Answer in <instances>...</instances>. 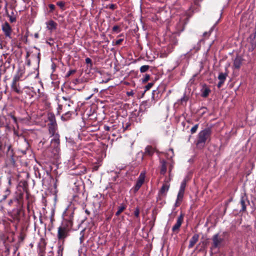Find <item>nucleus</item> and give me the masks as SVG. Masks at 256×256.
<instances>
[{"mask_svg": "<svg viewBox=\"0 0 256 256\" xmlns=\"http://www.w3.org/2000/svg\"><path fill=\"white\" fill-rule=\"evenodd\" d=\"M212 130L210 127H208L199 132L196 142V144L198 148L204 147L206 142L210 140Z\"/></svg>", "mask_w": 256, "mask_h": 256, "instance_id": "f257e3e1", "label": "nucleus"}, {"mask_svg": "<svg viewBox=\"0 0 256 256\" xmlns=\"http://www.w3.org/2000/svg\"><path fill=\"white\" fill-rule=\"evenodd\" d=\"M186 185V179H184L182 181V182L180 184V186L177 195L176 200L174 205L175 208L179 206L182 201Z\"/></svg>", "mask_w": 256, "mask_h": 256, "instance_id": "f03ea898", "label": "nucleus"}, {"mask_svg": "<svg viewBox=\"0 0 256 256\" xmlns=\"http://www.w3.org/2000/svg\"><path fill=\"white\" fill-rule=\"evenodd\" d=\"M22 76V74H16L12 79L11 88L13 91L18 94H21L22 93L21 87L20 86L19 81Z\"/></svg>", "mask_w": 256, "mask_h": 256, "instance_id": "7ed1b4c3", "label": "nucleus"}, {"mask_svg": "<svg viewBox=\"0 0 256 256\" xmlns=\"http://www.w3.org/2000/svg\"><path fill=\"white\" fill-rule=\"evenodd\" d=\"M212 240L211 250L220 248L222 246V243L224 242V239L220 236L219 234H214L212 236Z\"/></svg>", "mask_w": 256, "mask_h": 256, "instance_id": "20e7f679", "label": "nucleus"}, {"mask_svg": "<svg viewBox=\"0 0 256 256\" xmlns=\"http://www.w3.org/2000/svg\"><path fill=\"white\" fill-rule=\"evenodd\" d=\"M69 231L59 226L58 228L57 238L58 242H64V243L65 238L68 236Z\"/></svg>", "mask_w": 256, "mask_h": 256, "instance_id": "39448f33", "label": "nucleus"}, {"mask_svg": "<svg viewBox=\"0 0 256 256\" xmlns=\"http://www.w3.org/2000/svg\"><path fill=\"white\" fill-rule=\"evenodd\" d=\"M184 214L181 213L180 214L178 218L176 223L172 226V229L173 233L176 234H177L178 233V232L180 231V228L181 225L184 221Z\"/></svg>", "mask_w": 256, "mask_h": 256, "instance_id": "423d86ee", "label": "nucleus"}, {"mask_svg": "<svg viewBox=\"0 0 256 256\" xmlns=\"http://www.w3.org/2000/svg\"><path fill=\"white\" fill-rule=\"evenodd\" d=\"M30 90H31L32 92V94H31V96H36L37 98H42V100H44L46 98V95L42 92H40V88L35 86L31 87V88H28Z\"/></svg>", "mask_w": 256, "mask_h": 256, "instance_id": "0eeeda50", "label": "nucleus"}, {"mask_svg": "<svg viewBox=\"0 0 256 256\" xmlns=\"http://www.w3.org/2000/svg\"><path fill=\"white\" fill-rule=\"evenodd\" d=\"M155 152L156 148H154L152 147V146H148L146 147L144 152L141 151L139 152L138 154H141V160H143L144 159V156H147L152 157L154 155Z\"/></svg>", "mask_w": 256, "mask_h": 256, "instance_id": "6e6552de", "label": "nucleus"}, {"mask_svg": "<svg viewBox=\"0 0 256 256\" xmlns=\"http://www.w3.org/2000/svg\"><path fill=\"white\" fill-rule=\"evenodd\" d=\"M242 208L240 212H246V206L250 204V200H248V196L246 194L242 196L240 202Z\"/></svg>", "mask_w": 256, "mask_h": 256, "instance_id": "1a4fd4ad", "label": "nucleus"}, {"mask_svg": "<svg viewBox=\"0 0 256 256\" xmlns=\"http://www.w3.org/2000/svg\"><path fill=\"white\" fill-rule=\"evenodd\" d=\"M248 42L250 44L249 51L252 52L256 48V30L255 32L251 34L248 38Z\"/></svg>", "mask_w": 256, "mask_h": 256, "instance_id": "9d476101", "label": "nucleus"}, {"mask_svg": "<svg viewBox=\"0 0 256 256\" xmlns=\"http://www.w3.org/2000/svg\"><path fill=\"white\" fill-rule=\"evenodd\" d=\"M2 29L6 37L8 38H12L11 36L12 33V29L10 24L7 22H6L2 25Z\"/></svg>", "mask_w": 256, "mask_h": 256, "instance_id": "9b49d317", "label": "nucleus"}, {"mask_svg": "<svg viewBox=\"0 0 256 256\" xmlns=\"http://www.w3.org/2000/svg\"><path fill=\"white\" fill-rule=\"evenodd\" d=\"M170 185L164 184L158 192V196L157 198V202L160 200L162 197H164L166 195V192L168 190Z\"/></svg>", "mask_w": 256, "mask_h": 256, "instance_id": "f8f14e48", "label": "nucleus"}, {"mask_svg": "<svg viewBox=\"0 0 256 256\" xmlns=\"http://www.w3.org/2000/svg\"><path fill=\"white\" fill-rule=\"evenodd\" d=\"M145 178V172H142L139 176L138 179L134 187V191L138 192L144 182Z\"/></svg>", "mask_w": 256, "mask_h": 256, "instance_id": "ddd939ff", "label": "nucleus"}, {"mask_svg": "<svg viewBox=\"0 0 256 256\" xmlns=\"http://www.w3.org/2000/svg\"><path fill=\"white\" fill-rule=\"evenodd\" d=\"M74 210L72 209H66L63 213L64 220L73 222Z\"/></svg>", "mask_w": 256, "mask_h": 256, "instance_id": "4468645a", "label": "nucleus"}, {"mask_svg": "<svg viewBox=\"0 0 256 256\" xmlns=\"http://www.w3.org/2000/svg\"><path fill=\"white\" fill-rule=\"evenodd\" d=\"M53 138L51 140L52 146L56 149V151L58 152L60 150V135L55 134L52 136Z\"/></svg>", "mask_w": 256, "mask_h": 256, "instance_id": "2eb2a0df", "label": "nucleus"}, {"mask_svg": "<svg viewBox=\"0 0 256 256\" xmlns=\"http://www.w3.org/2000/svg\"><path fill=\"white\" fill-rule=\"evenodd\" d=\"M6 158L12 164H14L15 163V159L14 158V152L11 146H8L7 152L6 154Z\"/></svg>", "mask_w": 256, "mask_h": 256, "instance_id": "dca6fc26", "label": "nucleus"}, {"mask_svg": "<svg viewBox=\"0 0 256 256\" xmlns=\"http://www.w3.org/2000/svg\"><path fill=\"white\" fill-rule=\"evenodd\" d=\"M228 76V74L226 73L220 72L218 76V79L219 80V82L217 84V86L218 88H220L224 82L226 80V78Z\"/></svg>", "mask_w": 256, "mask_h": 256, "instance_id": "f3484780", "label": "nucleus"}, {"mask_svg": "<svg viewBox=\"0 0 256 256\" xmlns=\"http://www.w3.org/2000/svg\"><path fill=\"white\" fill-rule=\"evenodd\" d=\"M73 226V222L69 221L66 220H64L62 224L60 226L62 228H64L65 230L70 232Z\"/></svg>", "mask_w": 256, "mask_h": 256, "instance_id": "a211bd4d", "label": "nucleus"}, {"mask_svg": "<svg viewBox=\"0 0 256 256\" xmlns=\"http://www.w3.org/2000/svg\"><path fill=\"white\" fill-rule=\"evenodd\" d=\"M199 237L200 235L198 234H194L190 240L189 244L188 246V248H192L194 247L196 244L198 242Z\"/></svg>", "mask_w": 256, "mask_h": 256, "instance_id": "6ab92c4d", "label": "nucleus"}, {"mask_svg": "<svg viewBox=\"0 0 256 256\" xmlns=\"http://www.w3.org/2000/svg\"><path fill=\"white\" fill-rule=\"evenodd\" d=\"M202 94L201 96L203 98H207L211 90L210 88L206 86V84H204L203 85L202 88L201 90Z\"/></svg>", "mask_w": 256, "mask_h": 256, "instance_id": "aec40b11", "label": "nucleus"}, {"mask_svg": "<svg viewBox=\"0 0 256 256\" xmlns=\"http://www.w3.org/2000/svg\"><path fill=\"white\" fill-rule=\"evenodd\" d=\"M48 130L50 134L52 135V136L55 134H58L56 132V131L58 129V125L56 124H48Z\"/></svg>", "mask_w": 256, "mask_h": 256, "instance_id": "412c9836", "label": "nucleus"}, {"mask_svg": "<svg viewBox=\"0 0 256 256\" xmlns=\"http://www.w3.org/2000/svg\"><path fill=\"white\" fill-rule=\"evenodd\" d=\"M160 174L164 176L167 170V165H166V162L164 160H160Z\"/></svg>", "mask_w": 256, "mask_h": 256, "instance_id": "4be33fe9", "label": "nucleus"}, {"mask_svg": "<svg viewBox=\"0 0 256 256\" xmlns=\"http://www.w3.org/2000/svg\"><path fill=\"white\" fill-rule=\"evenodd\" d=\"M57 26L58 24L53 20H50L46 22V28L50 31L56 30Z\"/></svg>", "mask_w": 256, "mask_h": 256, "instance_id": "5701e85b", "label": "nucleus"}, {"mask_svg": "<svg viewBox=\"0 0 256 256\" xmlns=\"http://www.w3.org/2000/svg\"><path fill=\"white\" fill-rule=\"evenodd\" d=\"M58 249L57 250V256H63V252L64 250V242H58Z\"/></svg>", "mask_w": 256, "mask_h": 256, "instance_id": "b1692460", "label": "nucleus"}, {"mask_svg": "<svg viewBox=\"0 0 256 256\" xmlns=\"http://www.w3.org/2000/svg\"><path fill=\"white\" fill-rule=\"evenodd\" d=\"M242 60L240 56H237L234 60V66L236 69H239L242 64Z\"/></svg>", "mask_w": 256, "mask_h": 256, "instance_id": "393cba45", "label": "nucleus"}, {"mask_svg": "<svg viewBox=\"0 0 256 256\" xmlns=\"http://www.w3.org/2000/svg\"><path fill=\"white\" fill-rule=\"evenodd\" d=\"M46 250V244H40L38 248V254L39 256H44Z\"/></svg>", "mask_w": 256, "mask_h": 256, "instance_id": "a878e982", "label": "nucleus"}, {"mask_svg": "<svg viewBox=\"0 0 256 256\" xmlns=\"http://www.w3.org/2000/svg\"><path fill=\"white\" fill-rule=\"evenodd\" d=\"M189 99V96H186V94H184L182 98L178 101V104L182 106H186V102Z\"/></svg>", "mask_w": 256, "mask_h": 256, "instance_id": "bb28decb", "label": "nucleus"}, {"mask_svg": "<svg viewBox=\"0 0 256 256\" xmlns=\"http://www.w3.org/2000/svg\"><path fill=\"white\" fill-rule=\"evenodd\" d=\"M48 120L49 122L48 124H56V120L54 114L53 113L49 112L48 114Z\"/></svg>", "mask_w": 256, "mask_h": 256, "instance_id": "cd10ccee", "label": "nucleus"}, {"mask_svg": "<svg viewBox=\"0 0 256 256\" xmlns=\"http://www.w3.org/2000/svg\"><path fill=\"white\" fill-rule=\"evenodd\" d=\"M72 113V111L68 110L66 112H65V114L62 116V120L64 121H66L68 120L70 118Z\"/></svg>", "mask_w": 256, "mask_h": 256, "instance_id": "c85d7f7f", "label": "nucleus"}, {"mask_svg": "<svg viewBox=\"0 0 256 256\" xmlns=\"http://www.w3.org/2000/svg\"><path fill=\"white\" fill-rule=\"evenodd\" d=\"M48 14H54L55 12H58L56 11V8L54 4H50L48 5Z\"/></svg>", "mask_w": 256, "mask_h": 256, "instance_id": "c756f323", "label": "nucleus"}, {"mask_svg": "<svg viewBox=\"0 0 256 256\" xmlns=\"http://www.w3.org/2000/svg\"><path fill=\"white\" fill-rule=\"evenodd\" d=\"M62 98L64 100L65 102L64 104V108L66 109V107L70 106L72 104H73V102L70 100V98L63 96Z\"/></svg>", "mask_w": 256, "mask_h": 256, "instance_id": "7c9ffc66", "label": "nucleus"}, {"mask_svg": "<svg viewBox=\"0 0 256 256\" xmlns=\"http://www.w3.org/2000/svg\"><path fill=\"white\" fill-rule=\"evenodd\" d=\"M12 61V60L10 57H8L6 60V62L4 63V70L10 68Z\"/></svg>", "mask_w": 256, "mask_h": 256, "instance_id": "2f4dec72", "label": "nucleus"}, {"mask_svg": "<svg viewBox=\"0 0 256 256\" xmlns=\"http://www.w3.org/2000/svg\"><path fill=\"white\" fill-rule=\"evenodd\" d=\"M10 191L8 188H7L4 192V194L2 195V198L0 200V202L5 200L8 198V196L10 194Z\"/></svg>", "mask_w": 256, "mask_h": 256, "instance_id": "473e14b6", "label": "nucleus"}, {"mask_svg": "<svg viewBox=\"0 0 256 256\" xmlns=\"http://www.w3.org/2000/svg\"><path fill=\"white\" fill-rule=\"evenodd\" d=\"M56 6H59L60 8L63 11L65 10V6H66V2L63 1H58L56 2Z\"/></svg>", "mask_w": 256, "mask_h": 256, "instance_id": "72a5a7b5", "label": "nucleus"}, {"mask_svg": "<svg viewBox=\"0 0 256 256\" xmlns=\"http://www.w3.org/2000/svg\"><path fill=\"white\" fill-rule=\"evenodd\" d=\"M5 148L6 144H2L0 140V157L4 154Z\"/></svg>", "mask_w": 256, "mask_h": 256, "instance_id": "f704fd0d", "label": "nucleus"}, {"mask_svg": "<svg viewBox=\"0 0 256 256\" xmlns=\"http://www.w3.org/2000/svg\"><path fill=\"white\" fill-rule=\"evenodd\" d=\"M126 208V206L124 205L120 206H118V210L116 213V216H118Z\"/></svg>", "mask_w": 256, "mask_h": 256, "instance_id": "c9c22d12", "label": "nucleus"}, {"mask_svg": "<svg viewBox=\"0 0 256 256\" xmlns=\"http://www.w3.org/2000/svg\"><path fill=\"white\" fill-rule=\"evenodd\" d=\"M185 24H186V22L184 20L180 22L178 26L180 27V30L183 31L184 30Z\"/></svg>", "mask_w": 256, "mask_h": 256, "instance_id": "e433bc0d", "label": "nucleus"}, {"mask_svg": "<svg viewBox=\"0 0 256 256\" xmlns=\"http://www.w3.org/2000/svg\"><path fill=\"white\" fill-rule=\"evenodd\" d=\"M6 15L8 16V17L9 18H10V22H14L16 21V18L15 16H14L10 14L7 10H6Z\"/></svg>", "mask_w": 256, "mask_h": 256, "instance_id": "4c0bfd02", "label": "nucleus"}, {"mask_svg": "<svg viewBox=\"0 0 256 256\" xmlns=\"http://www.w3.org/2000/svg\"><path fill=\"white\" fill-rule=\"evenodd\" d=\"M150 66L148 65H144L140 68V72L142 73L146 72L149 68Z\"/></svg>", "mask_w": 256, "mask_h": 256, "instance_id": "58836bf2", "label": "nucleus"}, {"mask_svg": "<svg viewBox=\"0 0 256 256\" xmlns=\"http://www.w3.org/2000/svg\"><path fill=\"white\" fill-rule=\"evenodd\" d=\"M140 208L138 206H137L134 211V215L136 218H138L139 220H140Z\"/></svg>", "mask_w": 256, "mask_h": 256, "instance_id": "ea45409f", "label": "nucleus"}, {"mask_svg": "<svg viewBox=\"0 0 256 256\" xmlns=\"http://www.w3.org/2000/svg\"><path fill=\"white\" fill-rule=\"evenodd\" d=\"M198 124H195L193 127L190 129V132L192 134H194L197 131L198 128Z\"/></svg>", "mask_w": 256, "mask_h": 256, "instance_id": "a19ab883", "label": "nucleus"}, {"mask_svg": "<svg viewBox=\"0 0 256 256\" xmlns=\"http://www.w3.org/2000/svg\"><path fill=\"white\" fill-rule=\"evenodd\" d=\"M150 79V76L148 74H146L144 78H142V82L143 83L146 82Z\"/></svg>", "mask_w": 256, "mask_h": 256, "instance_id": "79ce46f5", "label": "nucleus"}, {"mask_svg": "<svg viewBox=\"0 0 256 256\" xmlns=\"http://www.w3.org/2000/svg\"><path fill=\"white\" fill-rule=\"evenodd\" d=\"M154 83L153 82L148 83L145 86V92L149 90L154 85Z\"/></svg>", "mask_w": 256, "mask_h": 256, "instance_id": "37998d69", "label": "nucleus"}, {"mask_svg": "<svg viewBox=\"0 0 256 256\" xmlns=\"http://www.w3.org/2000/svg\"><path fill=\"white\" fill-rule=\"evenodd\" d=\"M112 31L114 32H116V33H118V32H120V26H117V25H116V26H114L113 28H112Z\"/></svg>", "mask_w": 256, "mask_h": 256, "instance_id": "c03bdc74", "label": "nucleus"}, {"mask_svg": "<svg viewBox=\"0 0 256 256\" xmlns=\"http://www.w3.org/2000/svg\"><path fill=\"white\" fill-rule=\"evenodd\" d=\"M76 72V70H70L67 72L66 76L68 78V77L70 76L72 74H74Z\"/></svg>", "mask_w": 256, "mask_h": 256, "instance_id": "a18cd8bd", "label": "nucleus"}, {"mask_svg": "<svg viewBox=\"0 0 256 256\" xmlns=\"http://www.w3.org/2000/svg\"><path fill=\"white\" fill-rule=\"evenodd\" d=\"M109 8L110 10H114L117 8V6L116 4H112L106 6V8Z\"/></svg>", "mask_w": 256, "mask_h": 256, "instance_id": "49530a36", "label": "nucleus"}, {"mask_svg": "<svg viewBox=\"0 0 256 256\" xmlns=\"http://www.w3.org/2000/svg\"><path fill=\"white\" fill-rule=\"evenodd\" d=\"M86 63L87 64H90V66H92V60L89 58H86Z\"/></svg>", "mask_w": 256, "mask_h": 256, "instance_id": "de8ad7c7", "label": "nucleus"}, {"mask_svg": "<svg viewBox=\"0 0 256 256\" xmlns=\"http://www.w3.org/2000/svg\"><path fill=\"white\" fill-rule=\"evenodd\" d=\"M124 40L122 38L118 39L116 41L115 44L116 45H120L123 42Z\"/></svg>", "mask_w": 256, "mask_h": 256, "instance_id": "09e8293b", "label": "nucleus"}, {"mask_svg": "<svg viewBox=\"0 0 256 256\" xmlns=\"http://www.w3.org/2000/svg\"><path fill=\"white\" fill-rule=\"evenodd\" d=\"M134 94V92H133V90H130L129 92H126V95L128 96H132Z\"/></svg>", "mask_w": 256, "mask_h": 256, "instance_id": "8fccbe9b", "label": "nucleus"}, {"mask_svg": "<svg viewBox=\"0 0 256 256\" xmlns=\"http://www.w3.org/2000/svg\"><path fill=\"white\" fill-rule=\"evenodd\" d=\"M26 88L27 89L26 90V92L30 96H31V94H32V92L31 91V90H30L28 88H31V87H27Z\"/></svg>", "mask_w": 256, "mask_h": 256, "instance_id": "3c124183", "label": "nucleus"}, {"mask_svg": "<svg viewBox=\"0 0 256 256\" xmlns=\"http://www.w3.org/2000/svg\"><path fill=\"white\" fill-rule=\"evenodd\" d=\"M63 108H64V104H58V113H60V111L62 110Z\"/></svg>", "mask_w": 256, "mask_h": 256, "instance_id": "603ef678", "label": "nucleus"}, {"mask_svg": "<svg viewBox=\"0 0 256 256\" xmlns=\"http://www.w3.org/2000/svg\"><path fill=\"white\" fill-rule=\"evenodd\" d=\"M210 32H204L203 34L204 36V37H208L210 35Z\"/></svg>", "mask_w": 256, "mask_h": 256, "instance_id": "864d4df0", "label": "nucleus"}, {"mask_svg": "<svg viewBox=\"0 0 256 256\" xmlns=\"http://www.w3.org/2000/svg\"><path fill=\"white\" fill-rule=\"evenodd\" d=\"M173 164H170V166H169V173L170 174L173 168Z\"/></svg>", "mask_w": 256, "mask_h": 256, "instance_id": "5fc2aeb1", "label": "nucleus"}, {"mask_svg": "<svg viewBox=\"0 0 256 256\" xmlns=\"http://www.w3.org/2000/svg\"><path fill=\"white\" fill-rule=\"evenodd\" d=\"M104 129L106 131L110 130V127L107 126H104Z\"/></svg>", "mask_w": 256, "mask_h": 256, "instance_id": "6e6d98bb", "label": "nucleus"}, {"mask_svg": "<svg viewBox=\"0 0 256 256\" xmlns=\"http://www.w3.org/2000/svg\"><path fill=\"white\" fill-rule=\"evenodd\" d=\"M54 254L52 251H50L48 254V256H54Z\"/></svg>", "mask_w": 256, "mask_h": 256, "instance_id": "4d7b16f0", "label": "nucleus"}, {"mask_svg": "<svg viewBox=\"0 0 256 256\" xmlns=\"http://www.w3.org/2000/svg\"><path fill=\"white\" fill-rule=\"evenodd\" d=\"M34 36L36 38H39V34L38 33H35Z\"/></svg>", "mask_w": 256, "mask_h": 256, "instance_id": "13d9d810", "label": "nucleus"}, {"mask_svg": "<svg viewBox=\"0 0 256 256\" xmlns=\"http://www.w3.org/2000/svg\"><path fill=\"white\" fill-rule=\"evenodd\" d=\"M130 126V124L128 123L126 124V126L124 128V130H126L128 128V127Z\"/></svg>", "mask_w": 256, "mask_h": 256, "instance_id": "bf43d9fd", "label": "nucleus"}, {"mask_svg": "<svg viewBox=\"0 0 256 256\" xmlns=\"http://www.w3.org/2000/svg\"><path fill=\"white\" fill-rule=\"evenodd\" d=\"M85 212L86 214H90V212L88 210H85Z\"/></svg>", "mask_w": 256, "mask_h": 256, "instance_id": "052dcab7", "label": "nucleus"}, {"mask_svg": "<svg viewBox=\"0 0 256 256\" xmlns=\"http://www.w3.org/2000/svg\"><path fill=\"white\" fill-rule=\"evenodd\" d=\"M54 220V217L52 216L50 218V222H51L52 224Z\"/></svg>", "mask_w": 256, "mask_h": 256, "instance_id": "680f3d73", "label": "nucleus"}, {"mask_svg": "<svg viewBox=\"0 0 256 256\" xmlns=\"http://www.w3.org/2000/svg\"><path fill=\"white\" fill-rule=\"evenodd\" d=\"M83 236H81L80 238V242H82V241H83Z\"/></svg>", "mask_w": 256, "mask_h": 256, "instance_id": "e2e57ef3", "label": "nucleus"}, {"mask_svg": "<svg viewBox=\"0 0 256 256\" xmlns=\"http://www.w3.org/2000/svg\"><path fill=\"white\" fill-rule=\"evenodd\" d=\"M12 200H10L9 201V202H8V204H9L10 205V204H12Z\"/></svg>", "mask_w": 256, "mask_h": 256, "instance_id": "0e129e2a", "label": "nucleus"}, {"mask_svg": "<svg viewBox=\"0 0 256 256\" xmlns=\"http://www.w3.org/2000/svg\"><path fill=\"white\" fill-rule=\"evenodd\" d=\"M27 209L29 211L30 210V206H29V204H28V206H27Z\"/></svg>", "mask_w": 256, "mask_h": 256, "instance_id": "69168bd1", "label": "nucleus"}, {"mask_svg": "<svg viewBox=\"0 0 256 256\" xmlns=\"http://www.w3.org/2000/svg\"><path fill=\"white\" fill-rule=\"evenodd\" d=\"M228 234V232H223V236H226Z\"/></svg>", "mask_w": 256, "mask_h": 256, "instance_id": "338daca9", "label": "nucleus"}, {"mask_svg": "<svg viewBox=\"0 0 256 256\" xmlns=\"http://www.w3.org/2000/svg\"><path fill=\"white\" fill-rule=\"evenodd\" d=\"M78 81V79H76V80H75V82H77Z\"/></svg>", "mask_w": 256, "mask_h": 256, "instance_id": "774afa93", "label": "nucleus"}]
</instances>
